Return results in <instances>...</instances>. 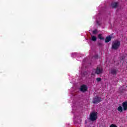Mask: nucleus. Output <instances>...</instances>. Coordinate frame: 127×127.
I'll list each match as a JSON object with an SVG mask.
<instances>
[{
    "label": "nucleus",
    "instance_id": "1",
    "mask_svg": "<svg viewBox=\"0 0 127 127\" xmlns=\"http://www.w3.org/2000/svg\"><path fill=\"white\" fill-rule=\"evenodd\" d=\"M120 46H121V42L119 40H115L112 43V49L118 50V49L120 48Z\"/></svg>",
    "mask_w": 127,
    "mask_h": 127
},
{
    "label": "nucleus",
    "instance_id": "2",
    "mask_svg": "<svg viewBox=\"0 0 127 127\" xmlns=\"http://www.w3.org/2000/svg\"><path fill=\"white\" fill-rule=\"evenodd\" d=\"M97 115H98V113H97V112L92 113L90 114V121L94 122V121L97 120V119H98Z\"/></svg>",
    "mask_w": 127,
    "mask_h": 127
},
{
    "label": "nucleus",
    "instance_id": "3",
    "mask_svg": "<svg viewBox=\"0 0 127 127\" xmlns=\"http://www.w3.org/2000/svg\"><path fill=\"white\" fill-rule=\"evenodd\" d=\"M92 102L93 104H99L102 102V97L96 96L93 98Z\"/></svg>",
    "mask_w": 127,
    "mask_h": 127
},
{
    "label": "nucleus",
    "instance_id": "4",
    "mask_svg": "<svg viewBox=\"0 0 127 127\" xmlns=\"http://www.w3.org/2000/svg\"><path fill=\"white\" fill-rule=\"evenodd\" d=\"M102 73H103V68L97 67L95 70V74L100 75V74H102Z\"/></svg>",
    "mask_w": 127,
    "mask_h": 127
},
{
    "label": "nucleus",
    "instance_id": "5",
    "mask_svg": "<svg viewBox=\"0 0 127 127\" xmlns=\"http://www.w3.org/2000/svg\"><path fill=\"white\" fill-rule=\"evenodd\" d=\"M88 88L87 87L86 85H83L80 87V91L81 92H86L87 91Z\"/></svg>",
    "mask_w": 127,
    "mask_h": 127
},
{
    "label": "nucleus",
    "instance_id": "6",
    "mask_svg": "<svg viewBox=\"0 0 127 127\" xmlns=\"http://www.w3.org/2000/svg\"><path fill=\"white\" fill-rule=\"evenodd\" d=\"M124 111H127V102H123L122 104Z\"/></svg>",
    "mask_w": 127,
    "mask_h": 127
},
{
    "label": "nucleus",
    "instance_id": "7",
    "mask_svg": "<svg viewBox=\"0 0 127 127\" xmlns=\"http://www.w3.org/2000/svg\"><path fill=\"white\" fill-rule=\"evenodd\" d=\"M112 40V37L111 36H108L105 39V43H108V42H110Z\"/></svg>",
    "mask_w": 127,
    "mask_h": 127
},
{
    "label": "nucleus",
    "instance_id": "8",
    "mask_svg": "<svg viewBox=\"0 0 127 127\" xmlns=\"http://www.w3.org/2000/svg\"><path fill=\"white\" fill-rule=\"evenodd\" d=\"M118 2H114L111 4L112 8H116V7H118Z\"/></svg>",
    "mask_w": 127,
    "mask_h": 127
},
{
    "label": "nucleus",
    "instance_id": "9",
    "mask_svg": "<svg viewBox=\"0 0 127 127\" xmlns=\"http://www.w3.org/2000/svg\"><path fill=\"white\" fill-rule=\"evenodd\" d=\"M117 72H118V70L116 69H112L111 71V73L112 75H117Z\"/></svg>",
    "mask_w": 127,
    "mask_h": 127
},
{
    "label": "nucleus",
    "instance_id": "10",
    "mask_svg": "<svg viewBox=\"0 0 127 127\" xmlns=\"http://www.w3.org/2000/svg\"><path fill=\"white\" fill-rule=\"evenodd\" d=\"M91 40L92 41H97V37L96 36H92L91 37Z\"/></svg>",
    "mask_w": 127,
    "mask_h": 127
},
{
    "label": "nucleus",
    "instance_id": "11",
    "mask_svg": "<svg viewBox=\"0 0 127 127\" xmlns=\"http://www.w3.org/2000/svg\"><path fill=\"white\" fill-rule=\"evenodd\" d=\"M118 111H119V112H123V107L122 106H119L118 107L117 109Z\"/></svg>",
    "mask_w": 127,
    "mask_h": 127
},
{
    "label": "nucleus",
    "instance_id": "12",
    "mask_svg": "<svg viewBox=\"0 0 127 127\" xmlns=\"http://www.w3.org/2000/svg\"><path fill=\"white\" fill-rule=\"evenodd\" d=\"M98 38L100 39V40H104V37L102 36V34H99L98 35Z\"/></svg>",
    "mask_w": 127,
    "mask_h": 127
},
{
    "label": "nucleus",
    "instance_id": "13",
    "mask_svg": "<svg viewBox=\"0 0 127 127\" xmlns=\"http://www.w3.org/2000/svg\"><path fill=\"white\" fill-rule=\"evenodd\" d=\"M97 82H101L102 81V78L101 77H98L96 78Z\"/></svg>",
    "mask_w": 127,
    "mask_h": 127
},
{
    "label": "nucleus",
    "instance_id": "14",
    "mask_svg": "<svg viewBox=\"0 0 127 127\" xmlns=\"http://www.w3.org/2000/svg\"><path fill=\"white\" fill-rule=\"evenodd\" d=\"M97 33H98V30H95L93 31V34L96 35V34H97Z\"/></svg>",
    "mask_w": 127,
    "mask_h": 127
},
{
    "label": "nucleus",
    "instance_id": "15",
    "mask_svg": "<svg viewBox=\"0 0 127 127\" xmlns=\"http://www.w3.org/2000/svg\"><path fill=\"white\" fill-rule=\"evenodd\" d=\"M98 46H100V47L103 46V43H102L101 42H99L98 43Z\"/></svg>",
    "mask_w": 127,
    "mask_h": 127
},
{
    "label": "nucleus",
    "instance_id": "16",
    "mask_svg": "<svg viewBox=\"0 0 127 127\" xmlns=\"http://www.w3.org/2000/svg\"><path fill=\"white\" fill-rule=\"evenodd\" d=\"M110 127H118L117 125H115V124H112Z\"/></svg>",
    "mask_w": 127,
    "mask_h": 127
},
{
    "label": "nucleus",
    "instance_id": "17",
    "mask_svg": "<svg viewBox=\"0 0 127 127\" xmlns=\"http://www.w3.org/2000/svg\"><path fill=\"white\" fill-rule=\"evenodd\" d=\"M94 58H96V59L98 58V56L97 55L95 56Z\"/></svg>",
    "mask_w": 127,
    "mask_h": 127
}]
</instances>
